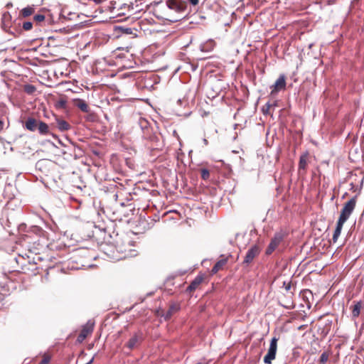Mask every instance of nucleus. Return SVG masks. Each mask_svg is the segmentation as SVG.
<instances>
[{"label":"nucleus","mask_w":364,"mask_h":364,"mask_svg":"<svg viewBox=\"0 0 364 364\" xmlns=\"http://www.w3.org/2000/svg\"><path fill=\"white\" fill-rule=\"evenodd\" d=\"M56 127L61 132L68 131L70 129V125L64 119H56Z\"/></svg>","instance_id":"nucleus-14"},{"label":"nucleus","mask_w":364,"mask_h":364,"mask_svg":"<svg viewBox=\"0 0 364 364\" xmlns=\"http://www.w3.org/2000/svg\"><path fill=\"white\" fill-rule=\"evenodd\" d=\"M200 173H201V178L203 180H207L209 178V176H210L209 171L208 169H205V168L201 169Z\"/></svg>","instance_id":"nucleus-22"},{"label":"nucleus","mask_w":364,"mask_h":364,"mask_svg":"<svg viewBox=\"0 0 364 364\" xmlns=\"http://www.w3.org/2000/svg\"><path fill=\"white\" fill-rule=\"evenodd\" d=\"M38 122L39 120L30 117L26 121L25 127L31 132H35L37 130Z\"/></svg>","instance_id":"nucleus-11"},{"label":"nucleus","mask_w":364,"mask_h":364,"mask_svg":"<svg viewBox=\"0 0 364 364\" xmlns=\"http://www.w3.org/2000/svg\"><path fill=\"white\" fill-rule=\"evenodd\" d=\"M259 252L260 248L257 245H253L247 252L243 262L247 264L251 263Z\"/></svg>","instance_id":"nucleus-5"},{"label":"nucleus","mask_w":364,"mask_h":364,"mask_svg":"<svg viewBox=\"0 0 364 364\" xmlns=\"http://www.w3.org/2000/svg\"><path fill=\"white\" fill-rule=\"evenodd\" d=\"M74 105L80 109L82 112L87 113L90 112V107L87 102L82 99H75L74 101Z\"/></svg>","instance_id":"nucleus-10"},{"label":"nucleus","mask_w":364,"mask_h":364,"mask_svg":"<svg viewBox=\"0 0 364 364\" xmlns=\"http://www.w3.org/2000/svg\"><path fill=\"white\" fill-rule=\"evenodd\" d=\"M204 143H205V144H208V141H207L205 139H204Z\"/></svg>","instance_id":"nucleus-31"},{"label":"nucleus","mask_w":364,"mask_h":364,"mask_svg":"<svg viewBox=\"0 0 364 364\" xmlns=\"http://www.w3.org/2000/svg\"><path fill=\"white\" fill-rule=\"evenodd\" d=\"M215 46V41L210 39L200 46V50L203 52H210L213 50Z\"/></svg>","instance_id":"nucleus-15"},{"label":"nucleus","mask_w":364,"mask_h":364,"mask_svg":"<svg viewBox=\"0 0 364 364\" xmlns=\"http://www.w3.org/2000/svg\"><path fill=\"white\" fill-rule=\"evenodd\" d=\"M44 19H45V16L43 14H36L34 16V20L36 22H41V21H44Z\"/></svg>","instance_id":"nucleus-24"},{"label":"nucleus","mask_w":364,"mask_h":364,"mask_svg":"<svg viewBox=\"0 0 364 364\" xmlns=\"http://www.w3.org/2000/svg\"><path fill=\"white\" fill-rule=\"evenodd\" d=\"M24 91L28 94H32L36 91V87L33 85H26L24 86Z\"/></svg>","instance_id":"nucleus-21"},{"label":"nucleus","mask_w":364,"mask_h":364,"mask_svg":"<svg viewBox=\"0 0 364 364\" xmlns=\"http://www.w3.org/2000/svg\"><path fill=\"white\" fill-rule=\"evenodd\" d=\"M34 12V9L32 8V7H26L24 9H23L21 11V15L23 16V17H27V16H31L33 13Z\"/></svg>","instance_id":"nucleus-17"},{"label":"nucleus","mask_w":364,"mask_h":364,"mask_svg":"<svg viewBox=\"0 0 364 364\" xmlns=\"http://www.w3.org/2000/svg\"><path fill=\"white\" fill-rule=\"evenodd\" d=\"M139 123H140V124H141V126L142 129H144V128H146V127H147L148 122H147V121H146V119H141L139 120Z\"/></svg>","instance_id":"nucleus-27"},{"label":"nucleus","mask_w":364,"mask_h":364,"mask_svg":"<svg viewBox=\"0 0 364 364\" xmlns=\"http://www.w3.org/2000/svg\"><path fill=\"white\" fill-rule=\"evenodd\" d=\"M188 1L193 6H196L198 4V0H188Z\"/></svg>","instance_id":"nucleus-29"},{"label":"nucleus","mask_w":364,"mask_h":364,"mask_svg":"<svg viewBox=\"0 0 364 364\" xmlns=\"http://www.w3.org/2000/svg\"><path fill=\"white\" fill-rule=\"evenodd\" d=\"M50 357L48 355H44L42 360L40 362L39 364H48L50 361Z\"/></svg>","instance_id":"nucleus-26"},{"label":"nucleus","mask_w":364,"mask_h":364,"mask_svg":"<svg viewBox=\"0 0 364 364\" xmlns=\"http://www.w3.org/2000/svg\"><path fill=\"white\" fill-rule=\"evenodd\" d=\"M307 165L306 157L305 156H301L299 159V169H305Z\"/></svg>","instance_id":"nucleus-19"},{"label":"nucleus","mask_w":364,"mask_h":364,"mask_svg":"<svg viewBox=\"0 0 364 364\" xmlns=\"http://www.w3.org/2000/svg\"><path fill=\"white\" fill-rule=\"evenodd\" d=\"M283 285L287 291H289L291 289V283L290 282L287 283L286 282H284Z\"/></svg>","instance_id":"nucleus-28"},{"label":"nucleus","mask_w":364,"mask_h":364,"mask_svg":"<svg viewBox=\"0 0 364 364\" xmlns=\"http://www.w3.org/2000/svg\"><path fill=\"white\" fill-rule=\"evenodd\" d=\"M186 7V3L181 0H166L158 4L155 12L159 18L176 21L178 19L173 17V14L183 12Z\"/></svg>","instance_id":"nucleus-1"},{"label":"nucleus","mask_w":364,"mask_h":364,"mask_svg":"<svg viewBox=\"0 0 364 364\" xmlns=\"http://www.w3.org/2000/svg\"><path fill=\"white\" fill-rule=\"evenodd\" d=\"M330 353L328 352H323L319 358V363L320 364H326L327 361L328 360Z\"/></svg>","instance_id":"nucleus-18"},{"label":"nucleus","mask_w":364,"mask_h":364,"mask_svg":"<svg viewBox=\"0 0 364 364\" xmlns=\"http://www.w3.org/2000/svg\"><path fill=\"white\" fill-rule=\"evenodd\" d=\"M364 306V302L362 300L354 301L350 306L351 316L353 319L357 318L361 314V309Z\"/></svg>","instance_id":"nucleus-6"},{"label":"nucleus","mask_w":364,"mask_h":364,"mask_svg":"<svg viewBox=\"0 0 364 364\" xmlns=\"http://www.w3.org/2000/svg\"><path fill=\"white\" fill-rule=\"evenodd\" d=\"M286 87V81L284 75H280L276 80L275 83L271 87V95H274L279 90L284 89Z\"/></svg>","instance_id":"nucleus-9"},{"label":"nucleus","mask_w":364,"mask_h":364,"mask_svg":"<svg viewBox=\"0 0 364 364\" xmlns=\"http://www.w3.org/2000/svg\"><path fill=\"white\" fill-rule=\"evenodd\" d=\"M227 261V259H222L217 262L211 270L212 274H216L219 270L222 269L226 264Z\"/></svg>","instance_id":"nucleus-16"},{"label":"nucleus","mask_w":364,"mask_h":364,"mask_svg":"<svg viewBox=\"0 0 364 364\" xmlns=\"http://www.w3.org/2000/svg\"><path fill=\"white\" fill-rule=\"evenodd\" d=\"M93 323L88 321L82 328L78 337L77 340L79 341H84L89 334H90L93 331Z\"/></svg>","instance_id":"nucleus-8"},{"label":"nucleus","mask_w":364,"mask_h":364,"mask_svg":"<svg viewBox=\"0 0 364 364\" xmlns=\"http://www.w3.org/2000/svg\"><path fill=\"white\" fill-rule=\"evenodd\" d=\"M143 339V335L141 332L135 333L129 340L126 346L130 350L137 347Z\"/></svg>","instance_id":"nucleus-7"},{"label":"nucleus","mask_w":364,"mask_h":364,"mask_svg":"<svg viewBox=\"0 0 364 364\" xmlns=\"http://www.w3.org/2000/svg\"><path fill=\"white\" fill-rule=\"evenodd\" d=\"M271 107V105L269 103H267L264 107H262V112L264 114H269V110Z\"/></svg>","instance_id":"nucleus-25"},{"label":"nucleus","mask_w":364,"mask_h":364,"mask_svg":"<svg viewBox=\"0 0 364 364\" xmlns=\"http://www.w3.org/2000/svg\"><path fill=\"white\" fill-rule=\"evenodd\" d=\"M37 130L41 135H48L50 134L49 126L46 123L40 120L38 124Z\"/></svg>","instance_id":"nucleus-12"},{"label":"nucleus","mask_w":364,"mask_h":364,"mask_svg":"<svg viewBox=\"0 0 364 364\" xmlns=\"http://www.w3.org/2000/svg\"><path fill=\"white\" fill-rule=\"evenodd\" d=\"M277 341L278 338L276 337L272 338L268 352L264 358V362L266 364H271L272 361L275 359L277 350Z\"/></svg>","instance_id":"nucleus-3"},{"label":"nucleus","mask_w":364,"mask_h":364,"mask_svg":"<svg viewBox=\"0 0 364 364\" xmlns=\"http://www.w3.org/2000/svg\"><path fill=\"white\" fill-rule=\"evenodd\" d=\"M356 203L357 199L355 196L344 203L343 207L341 210V213L336 223V227L333 235L332 239L333 242H336L338 240L344 223L349 219L355 208Z\"/></svg>","instance_id":"nucleus-2"},{"label":"nucleus","mask_w":364,"mask_h":364,"mask_svg":"<svg viewBox=\"0 0 364 364\" xmlns=\"http://www.w3.org/2000/svg\"><path fill=\"white\" fill-rule=\"evenodd\" d=\"M32 27H33V23L30 21H26L23 23V28L25 31H29L32 28Z\"/></svg>","instance_id":"nucleus-23"},{"label":"nucleus","mask_w":364,"mask_h":364,"mask_svg":"<svg viewBox=\"0 0 364 364\" xmlns=\"http://www.w3.org/2000/svg\"><path fill=\"white\" fill-rule=\"evenodd\" d=\"M283 240V235L282 233H276L271 240V242L266 250L267 255H271L279 246Z\"/></svg>","instance_id":"nucleus-4"},{"label":"nucleus","mask_w":364,"mask_h":364,"mask_svg":"<svg viewBox=\"0 0 364 364\" xmlns=\"http://www.w3.org/2000/svg\"><path fill=\"white\" fill-rule=\"evenodd\" d=\"M177 310H178L177 306H171L169 308L168 311L166 312V314L165 318H166V319L169 318L171 316V315H172L174 312H176Z\"/></svg>","instance_id":"nucleus-20"},{"label":"nucleus","mask_w":364,"mask_h":364,"mask_svg":"<svg viewBox=\"0 0 364 364\" xmlns=\"http://www.w3.org/2000/svg\"><path fill=\"white\" fill-rule=\"evenodd\" d=\"M4 122L0 119V130L3 129Z\"/></svg>","instance_id":"nucleus-30"},{"label":"nucleus","mask_w":364,"mask_h":364,"mask_svg":"<svg viewBox=\"0 0 364 364\" xmlns=\"http://www.w3.org/2000/svg\"><path fill=\"white\" fill-rule=\"evenodd\" d=\"M203 277L201 276H197L193 281L190 284V285L187 288V291H193L196 290L198 287L203 282Z\"/></svg>","instance_id":"nucleus-13"}]
</instances>
